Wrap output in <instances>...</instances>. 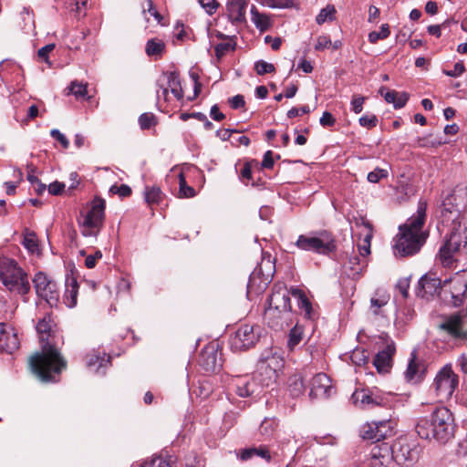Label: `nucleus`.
Listing matches in <instances>:
<instances>
[{"label":"nucleus","instance_id":"obj_21","mask_svg":"<svg viewBox=\"0 0 467 467\" xmlns=\"http://www.w3.org/2000/svg\"><path fill=\"white\" fill-rule=\"evenodd\" d=\"M232 386L235 388L238 396L245 398L258 393L259 384L249 376H236L233 378Z\"/></svg>","mask_w":467,"mask_h":467},{"label":"nucleus","instance_id":"obj_43","mask_svg":"<svg viewBox=\"0 0 467 467\" xmlns=\"http://www.w3.org/2000/svg\"><path fill=\"white\" fill-rule=\"evenodd\" d=\"M254 165H257L256 160L247 161L240 171L239 178L245 184H248L246 181L252 180V168Z\"/></svg>","mask_w":467,"mask_h":467},{"label":"nucleus","instance_id":"obj_3","mask_svg":"<svg viewBox=\"0 0 467 467\" xmlns=\"http://www.w3.org/2000/svg\"><path fill=\"white\" fill-rule=\"evenodd\" d=\"M454 417L446 407H438L429 417L421 418L415 429L421 439H434L441 443H446L454 435Z\"/></svg>","mask_w":467,"mask_h":467},{"label":"nucleus","instance_id":"obj_29","mask_svg":"<svg viewBox=\"0 0 467 467\" xmlns=\"http://www.w3.org/2000/svg\"><path fill=\"white\" fill-rule=\"evenodd\" d=\"M287 389L293 398L303 395L306 390L305 377L301 374L291 375L287 380Z\"/></svg>","mask_w":467,"mask_h":467},{"label":"nucleus","instance_id":"obj_59","mask_svg":"<svg viewBox=\"0 0 467 467\" xmlns=\"http://www.w3.org/2000/svg\"><path fill=\"white\" fill-rule=\"evenodd\" d=\"M50 135H51V137L53 139H55L57 141H59L64 149H67L68 148V146H69L68 140L58 130H56V129L52 130L50 131Z\"/></svg>","mask_w":467,"mask_h":467},{"label":"nucleus","instance_id":"obj_34","mask_svg":"<svg viewBox=\"0 0 467 467\" xmlns=\"http://www.w3.org/2000/svg\"><path fill=\"white\" fill-rule=\"evenodd\" d=\"M251 19L260 31H265L271 26L270 18L266 15L259 13L254 6L251 8Z\"/></svg>","mask_w":467,"mask_h":467},{"label":"nucleus","instance_id":"obj_54","mask_svg":"<svg viewBox=\"0 0 467 467\" xmlns=\"http://www.w3.org/2000/svg\"><path fill=\"white\" fill-rule=\"evenodd\" d=\"M366 100V98L360 95H354L352 97L351 100V109L356 113L358 114L363 109V104Z\"/></svg>","mask_w":467,"mask_h":467},{"label":"nucleus","instance_id":"obj_44","mask_svg":"<svg viewBox=\"0 0 467 467\" xmlns=\"http://www.w3.org/2000/svg\"><path fill=\"white\" fill-rule=\"evenodd\" d=\"M350 358L356 366H363L368 362L369 357L365 349L357 348L351 354Z\"/></svg>","mask_w":467,"mask_h":467},{"label":"nucleus","instance_id":"obj_64","mask_svg":"<svg viewBox=\"0 0 467 467\" xmlns=\"http://www.w3.org/2000/svg\"><path fill=\"white\" fill-rule=\"evenodd\" d=\"M319 121L324 127H332L336 123V119L330 112L325 111Z\"/></svg>","mask_w":467,"mask_h":467},{"label":"nucleus","instance_id":"obj_26","mask_svg":"<svg viewBox=\"0 0 467 467\" xmlns=\"http://www.w3.org/2000/svg\"><path fill=\"white\" fill-rule=\"evenodd\" d=\"M266 307L285 311H291L289 294H270L266 299Z\"/></svg>","mask_w":467,"mask_h":467},{"label":"nucleus","instance_id":"obj_36","mask_svg":"<svg viewBox=\"0 0 467 467\" xmlns=\"http://www.w3.org/2000/svg\"><path fill=\"white\" fill-rule=\"evenodd\" d=\"M304 327L296 324L289 332L287 347L293 350L303 339Z\"/></svg>","mask_w":467,"mask_h":467},{"label":"nucleus","instance_id":"obj_56","mask_svg":"<svg viewBox=\"0 0 467 467\" xmlns=\"http://www.w3.org/2000/svg\"><path fill=\"white\" fill-rule=\"evenodd\" d=\"M200 5L205 9L209 15L216 12L219 4L215 0H198Z\"/></svg>","mask_w":467,"mask_h":467},{"label":"nucleus","instance_id":"obj_27","mask_svg":"<svg viewBox=\"0 0 467 467\" xmlns=\"http://www.w3.org/2000/svg\"><path fill=\"white\" fill-rule=\"evenodd\" d=\"M457 292H467V270L459 271L443 281V286Z\"/></svg>","mask_w":467,"mask_h":467},{"label":"nucleus","instance_id":"obj_40","mask_svg":"<svg viewBox=\"0 0 467 467\" xmlns=\"http://www.w3.org/2000/svg\"><path fill=\"white\" fill-rule=\"evenodd\" d=\"M236 43L233 39L217 44L214 47L215 56L221 59L225 54L235 49Z\"/></svg>","mask_w":467,"mask_h":467},{"label":"nucleus","instance_id":"obj_35","mask_svg":"<svg viewBox=\"0 0 467 467\" xmlns=\"http://www.w3.org/2000/svg\"><path fill=\"white\" fill-rule=\"evenodd\" d=\"M163 193L158 186H146L144 191L145 201L148 204H158L162 200Z\"/></svg>","mask_w":467,"mask_h":467},{"label":"nucleus","instance_id":"obj_31","mask_svg":"<svg viewBox=\"0 0 467 467\" xmlns=\"http://www.w3.org/2000/svg\"><path fill=\"white\" fill-rule=\"evenodd\" d=\"M165 47V43L161 39L151 38L146 43L145 52L148 57H153L155 59H158L164 53Z\"/></svg>","mask_w":467,"mask_h":467},{"label":"nucleus","instance_id":"obj_42","mask_svg":"<svg viewBox=\"0 0 467 467\" xmlns=\"http://www.w3.org/2000/svg\"><path fill=\"white\" fill-rule=\"evenodd\" d=\"M365 225L368 228V233L363 239V243L358 245V253L361 256L365 257L370 254V241L372 238V228L370 223H367Z\"/></svg>","mask_w":467,"mask_h":467},{"label":"nucleus","instance_id":"obj_55","mask_svg":"<svg viewBox=\"0 0 467 467\" xmlns=\"http://www.w3.org/2000/svg\"><path fill=\"white\" fill-rule=\"evenodd\" d=\"M419 369V364L415 360V356L410 360L407 370H406V378L408 379H412L417 375Z\"/></svg>","mask_w":467,"mask_h":467},{"label":"nucleus","instance_id":"obj_45","mask_svg":"<svg viewBox=\"0 0 467 467\" xmlns=\"http://www.w3.org/2000/svg\"><path fill=\"white\" fill-rule=\"evenodd\" d=\"M336 13V9L334 5H327L325 8L321 9L319 14L316 17V21L318 25L324 24L327 20L334 19V14Z\"/></svg>","mask_w":467,"mask_h":467},{"label":"nucleus","instance_id":"obj_7","mask_svg":"<svg viewBox=\"0 0 467 467\" xmlns=\"http://www.w3.org/2000/svg\"><path fill=\"white\" fill-rule=\"evenodd\" d=\"M275 272V259L268 253L262 254L261 262L252 272L247 292H265Z\"/></svg>","mask_w":467,"mask_h":467},{"label":"nucleus","instance_id":"obj_50","mask_svg":"<svg viewBox=\"0 0 467 467\" xmlns=\"http://www.w3.org/2000/svg\"><path fill=\"white\" fill-rule=\"evenodd\" d=\"M139 123L142 130H147L152 126H155L157 121L155 116L152 113H143L139 118Z\"/></svg>","mask_w":467,"mask_h":467},{"label":"nucleus","instance_id":"obj_58","mask_svg":"<svg viewBox=\"0 0 467 467\" xmlns=\"http://www.w3.org/2000/svg\"><path fill=\"white\" fill-rule=\"evenodd\" d=\"M331 45H332V42L328 36H325V35L319 36L317 39V43L315 45V49L317 51L324 50L325 48H327Z\"/></svg>","mask_w":467,"mask_h":467},{"label":"nucleus","instance_id":"obj_62","mask_svg":"<svg viewBox=\"0 0 467 467\" xmlns=\"http://www.w3.org/2000/svg\"><path fill=\"white\" fill-rule=\"evenodd\" d=\"M78 289L77 278L73 275H67L66 277V292H78Z\"/></svg>","mask_w":467,"mask_h":467},{"label":"nucleus","instance_id":"obj_1","mask_svg":"<svg viewBox=\"0 0 467 467\" xmlns=\"http://www.w3.org/2000/svg\"><path fill=\"white\" fill-rule=\"evenodd\" d=\"M41 350L28 358V367L33 375L42 382L55 381V376L67 367L60 348L64 344L63 335L50 315H46L36 325Z\"/></svg>","mask_w":467,"mask_h":467},{"label":"nucleus","instance_id":"obj_30","mask_svg":"<svg viewBox=\"0 0 467 467\" xmlns=\"http://www.w3.org/2000/svg\"><path fill=\"white\" fill-rule=\"evenodd\" d=\"M297 296V305L301 314L307 319H315L317 317L310 299L306 294H294Z\"/></svg>","mask_w":467,"mask_h":467},{"label":"nucleus","instance_id":"obj_61","mask_svg":"<svg viewBox=\"0 0 467 467\" xmlns=\"http://www.w3.org/2000/svg\"><path fill=\"white\" fill-rule=\"evenodd\" d=\"M254 457H260L265 462H270L271 454L266 446L261 445L259 447H255V452H253Z\"/></svg>","mask_w":467,"mask_h":467},{"label":"nucleus","instance_id":"obj_10","mask_svg":"<svg viewBox=\"0 0 467 467\" xmlns=\"http://www.w3.org/2000/svg\"><path fill=\"white\" fill-rule=\"evenodd\" d=\"M105 200L95 197L90 204V209L81 223V233L84 236H97L103 225L105 217Z\"/></svg>","mask_w":467,"mask_h":467},{"label":"nucleus","instance_id":"obj_33","mask_svg":"<svg viewBox=\"0 0 467 467\" xmlns=\"http://www.w3.org/2000/svg\"><path fill=\"white\" fill-rule=\"evenodd\" d=\"M390 300L389 294H374L370 298V309L374 315L382 314V307L387 306Z\"/></svg>","mask_w":467,"mask_h":467},{"label":"nucleus","instance_id":"obj_53","mask_svg":"<svg viewBox=\"0 0 467 467\" xmlns=\"http://www.w3.org/2000/svg\"><path fill=\"white\" fill-rule=\"evenodd\" d=\"M359 124L362 127L372 129L378 124V118L375 115H364L358 119Z\"/></svg>","mask_w":467,"mask_h":467},{"label":"nucleus","instance_id":"obj_2","mask_svg":"<svg viewBox=\"0 0 467 467\" xmlns=\"http://www.w3.org/2000/svg\"><path fill=\"white\" fill-rule=\"evenodd\" d=\"M427 202L420 201L417 211L404 224L400 225L394 238V254L404 257L417 254L425 244L428 233L423 230L426 221Z\"/></svg>","mask_w":467,"mask_h":467},{"label":"nucleus","instance_id":"obj_24","mask_svg":"<svg viewBox=\"0 0 467 467\" xmlns=\"http://www.w3.org/2000/svg\"><path fill=\"white\" fill-rule=\"evenodd\" d=\"M87 367L95 373H100V369L107 366L109 358L105 352L93 351L86 355L85 358Z\"/></svg>","mask_w":467,"mask_h":467},{"label":"nucleus","instance_id":"obj_19","mask_svg":"<svg viewBox=\"0 0 467 467\" xmlns=\"http://www.w3.org/2000/svg\"><path fill=\"white\" fill-rule=\"evenodd\" d=\"M20 342L16 329L5 323H0V349L13 353L19 348Z\"/></svg>","mask_w":467,"mask_h":467},{"label":"nucleus","instance_id":"obj_46","mask_svg":"<svg viewBox=\"0 0 467 467\" xmlns=\"http://www.w3.org/2000/svg\"><path fill=\"white\" fill-rule=\"evenodd\" d=\"M140 467H171L170 460L162 456H153L150 461L143 462Z\"/></svg>","mask_w":467,"mask_h":467},{"label":"nucleus","instance_id":"obj_9","mask_svg":"<svg viewBox=\"0 0 467 467\" xmlns=\"http://www.w3.org/2000/svg\"><path fill=\"white\" fill-rule=\"evenodd\" d=\"M467 250V228L451 231L439 250V258L445 266L453 263V256L462 250Z\"/></svg>","mask_w":467,"mask_h":467},{"label":"nucleus","instance_id":"obj_52","mask_svg":"<svg viewBox=\"0 0 467 467\" xmlns=\"http://www.w3.org/2000/svg\"><path fill=\"white\" fill-rule=\"evenodd\" d=\"M109 192L113 194H118L119 197H128L131 194V188L127 184L112 185Z\"/></svg>","mask_w":467,"mask_h":467},{"label":"nucleus","instance_id":"obj_37","mask_svg":"<svg viewBox=\"0 0 467 467\" xmlns=\"http://www.w3.org/2000/svg\"><path fill=\"white\" fill-rule=\"evenodd\" d=\"M88 0H65V5L70 12H75L78 16H85Z\"/></svg>","mask_w":467,"mask_h":467},{"label":"nucleus","instance_id":"obj_28","mask_svg":"<svg viewBox=\"0 0 467 467\" xmlns=\"http://www.w3.org/2000/svg\"><path fill=\"white\" fill-rule=\"evenodd\" d=\"M32 281L36 292H56V283L44 272H37Z\"/></svg>","mask_w":467,"mask_h":467},{"label":"nucleus","instance_id":"obj_38","mask_svg":"<svg viewBox=\"0 0 467 467\" xmlns=\"http://www.w3.org/2000/svg\"><path fill=\"white\" fill-rule=\"evenodd\" d=\"M354 397L356 398L357 400H360L361 404L371 406V407L379 406L382 401L381 399L373 397L372 394H370L365 390L356 392L354 394Z\"/></svg>","mask_w":467,"mask_h":467},{"label":"nucleus","instance_id":"obj_6","mask_svg":"<svg viewBox=\"0 0 467 467\" xmlns=\"http://www.w3.org/2000/svg\"><path fill=\"white\" fill-rule=\"evenodd\" d=\"M284 358L276 349L267 348L264 350L256 365V373L260 377V384L269 386L275 382L278 373L284 368Z\"/></svg>","mask_w":467,"mask_h":467},{"label":"nucleus","instance_id":"obj_14","mask_svg":"<svg viewBox=\"0 0 467 467\" xmlns=\"http://www.w3.org/2000/svg\"><path fill=\"white\" fill-rule=\"evenodd\" d=\"M222 354L215 345L204 347L199 356L198 363L206 372H217L222 368Z\"/></svg>","mask_w":467,"mask_h":467},{"label":"nucleus","instance_id":"obj_17","mask_svg":"<svg viewBox=\"0 0 467 467\" xmlns=\"http://www.w3.org/2000/svg\"><path fill=\"white\" fill-rule=\"evenodd\" d=\"M333 390L331 379L325 373H317L310 380V399H327Z\"/></svg>","mask_w":467,"mask_h":467},{"label":"nucleus","instance_id":"obj_51","mask_svg":"<svg viewBox=\"0 0 467 467\" xmlns=\"http://www.w3.org/2000/svg\"><path fill=\"white\" fill-rule=\"evenodd\" d=\"M389 172L386 169L376 168L374 171L368 172V181L372 183L379 182L381 179L387 178Z\"/></svg>","mask_w":467,"mask_h":467},{"label":"nucleus","instance_id":"obj_13","mask_svg":"<svg viewBox=\"0 0 467 467\" xmlns=\"http://www.w3.org/2000/svg\"><path fill=\"white\" fill-rule=\"evenodd\" d=\"M393 461L392 445L383 442L375 445L370 451L369 457L363 462V467L387 466Z\"/></svg>","mask_w":467,"mask_h":467},{"label":"nucleus","instance_id":"obj_48","mask_svg":"<svg viewBox=\"0 0 467 467\" xmlns=\"http://www.w3.org/2000/svg\"><path fill=\"white\" fill-rule=\"evenodd\" d=\"M254 70L260 76L267 73H273L275 71V67L272 63H268L265 60H258L254 63Z\"/></svg>","mask_w":467,"mask_h":467},{"label":"nucleus","instance_id":"obj_41","mask_svg":"<svg viewBox=\"0 0 467 467\" xmlns=\"http://www.w3.org/2000/svg\"><path fill=\"white\" fill-rule=\"evenodd\" d=\"M390 30L388 24H383L380 26V30L379 32L372 31L368 34V41L371 44H376L379 40L386 39L389 36Z\"/></svg>","mask_w":467,"mask_h":467},{"label":"nucleus","instance_id":"obj_39","mask_svg":"<svg viewBox=\"0 0 467 467\" xmlns=\"http://www.w3.org/2000/svg\"><path fill=\"white\" fill-rule=\"evenodd\" d=\"M179 197L191 198L195 196V190L192 187L187 185L185 176L182 172L179 174Z\"/></svg>","mask_w":467,"mask_h":467},{"label":"nucleus","instance_id":"obj_23","mask_svg":"<svg viewBox=\"0 0 467 467\" xmlns=\"http://www.w3.org/2000/svg\"><path fill=\"white\" fill-rule=\"evenodd\" d=\"M418 286L422 292H437L438 289L444 287L443 282L433 272H429L421 276L418 282Z\"/></svg>","mask_w":467,"mask_h":467},{"label":"nucleus","instance_id":"obj_32","mask_svg":"<svg viewBox=\"0 0 467 467\" xmlns=\"http://www.w3.org/2000/svg\"><path fill=\"white\" fill-rule=\"evenodd\" d=\"M278 427V420L275 418H265L261 422L258 432L263 440L270 439Z\"/></svg>","mask_w":467,"mask_h":467},{"label":"nucleus","instance_id":"obj_60","mask_svg":"<svg viewBox=\"0 0 467 467\" xmlns=\"http://www.w3.org/2000/svg\"><path fill=\"white\" fill-rule=\"evenodd\" d=\"M253 452H255V447L240 450L236 452V455L241 461L245 462L254 457Z\"/></svg>","mask_w":467,"mask_h":467},{"label":"nucleus","instance_id":"obj_8","mask_svg":"<svg viewBox=\"0 0 467 467\" xmlns=\"http://www.w3.org/2000/svg\"><path fill=\"white\" fill-rule=\"evenodd\" d=\"M263 328L255 324H242L229 339L231 349L234 352L254 348L259 341Z\"/></svg>","mask_w":467,"mask_h":467},{"label":"nucleus","instance_id":"obj_12","mask_svg":"<svg viewBox=\"0 0 467 467\" xmlns=\"http://www.w3.org/2000/svg\"><path fill=\"white\" fill-rule=\"evenodd\" d=\"M466 317L467 309H462L454 314L443 316V321L438 327L455 339H467V329L464 328V319Z\"/></svg>","mask_w":467,"mask_h":467},{"label":"nucleus","instance_id":"obj_57","mask_svg":"<svg viewBox=\"0 0 467 467\" xmlns=\"http://www.w3.org/2000/svg\"><path fill=\"white\" fill-rule=\"evenodd\" d=\"M167 76V84L168 88H180L181 87V80L179 74L177 72H169L166 74Z\"/></svg>","mask_w":467,"mask_h":467},{"label":"nucleus","instance_id":"obj_11","mask_svg":"<svg viewBox=\"0 0 467 467\" xmlns=\"http://www.w3.org/2000/svg\"><path fill=\"white\" fill-rule=\"evenodd\" d=\"M459 384V377L452 370L451 364L442 367L433 381V387L437 397L441 400H449Z\"/></svg>","mask_w":467,"mask_h":467},{"label":"nucleus","instance_id":"obj_49","mask_svg":"<svg viewBox=\"0 0 467 467\" xmlns=\"http://www.w3.org/2000/svg\"><path fill=\"white\" fill-rule=\"evenodd\" d=\"M23 244L31 253L38 251V244L34 233H28L25 235Z\"/></svg>","mask_w":467,"mask_h":467},{"label":"nucleus","instance_id":"obj_47","mask_svg":"<svg viewBox=\"0 0 467 467\" xmlns=\"http://www.w3.org/2000/svg\"><path fill=\"white\" fill-rule=\"evenodd\" d=\"M69 90L77 99H85L87 96V85L78 81L71 82Z\"/></svg>","mask_w":467,"mask_h":467},{"label":"nucleus","instance_id":"obj_15","mask_svg":"<svg viewBox=\"0 0 467 467\" xmlns=\"http://www.w3.org/2000/svg\"><path fill=\"white\" fill-rule=\"evenodd\" d=\"M393 461L400 465H410L419 457V451L406 440H399L393 445Z\"/></svg>","mask_w":467,"mask_h":467},{"label":"nucleus","instance_id":"obj_25","mask_svg":"<svg viewBox=\"0 0 467 467\" xmlns=\"http://www.w3.org/2000/svg\"><path fill=\"white\" fill-rule=\"evenodd\" d=\"M246 5L245 0H228L226 10L229 18L232 21H243L245 16Z\"/></svg>","mask_w":467,"mask_h":467},{"label":"nucleus","instance_id":"obj_5","mask_svg":"<svg viewBox=\"0 0 467 467\" xmlns=\"http://www.w3.org/2000/svg\"><path fill=\"white\" fill-rule=\"evenodd\" d=\"M0 280L10 291L29 292L30 290L27 275L18 266L14 259L8 257L0 258Z\"/></svg>","mask_w":467,"mask_h":467},{"label":"nucleus","instance_id":"obj_22","mask_svg":"<svg viewBox=\"0 0 467 467\" xmlns=\"http://www.w3.org/2000/svg\"><path fill=\"white\" fill-rule=\"evenodd\" d=\"M395 351V345L391 342L375 356L373 365L379 373L384 374L389 371L392 367V357Z\"/></svg>","mask_w":467,"mask_h":467},{"label":"nucleus","instance_id":"obj_16","mask_svg":"<svg viewBox=\"0 0 467 467\" xmlns=\"http://www.w3.org/2000/svg\"><path fill=\"white\" fill-rule=\"evenodd\" d=\"M366 265L365 260L361 261L358 255H353L345 265L348 276L341 277L342 288L344 290H356L355 278L359 276Z\"/></svg>","mask_w":467,"mask_h":467},{"label":"nucleus","instance_id":"obj_18","mask_svg":"<svg viewBox=\"0 0 467 467\" xmlns=\"http://www.w3.org/2000/svg\"><path fill=\"white\" fill-rule=\"evenodd\" d=\"M291 316V311L284 313L282 310L265 307L264 318L270 328L280 331L289 327Z\"/></svg>","mask_w":467,"mask_h":467},{"label":"nucleus","instance_id":"obj_4","mask_svg":"<svg viewBox=\"0 0 467 467\" xmlns=\"http://www.w3.org/2000/svg\"><path fill=\"white\" fill-rule=\"evenodd\" d=\"M296 246L303 251L322 255H329L337 250V241L332 233L327 230L300 234Z\"/></svg>","mask_w":467,"mask_h":467},{"label":"nucleus","instance_id":"obj_20","mask_svg":"<svg viewBox=\"0 0 467 467\" xmlns=\"http://www.w3.org/2000/svg\"><path fill=\"white\" fill-rule=\"evenodd\" d=\"M374 429H378V434L370 435L368 433H372V427L363 426L361 430V436L365 440H371L375 442L385 440L389 437H391L394 434V422L387 420H380L379 427H373Z\"/></svg>","mask_w":467,"mask_h":467},{"label":"nucleus","instance_id":"obj_63","mask_svg":"<svg viewBox=\"0 0 467 467\" xmlns=\"http://www.w3.org/2000/svg\"><path fill=\"white\" fill-rule=\"evenodd\" d=\"M409 99V95L406 92H398L397 98L393 102V106L395 109L403 108Z\"/></svg>","mask_w":467,"mask_h":467}]
</instances>
